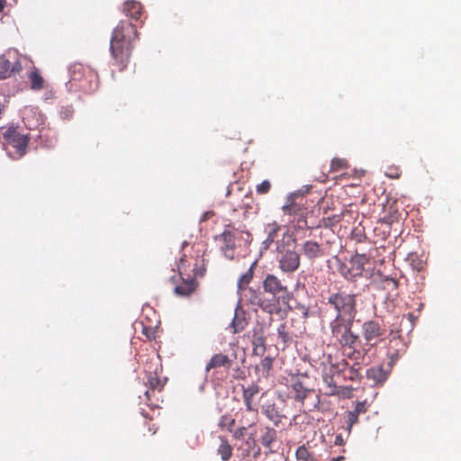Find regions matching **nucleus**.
Masks as SVG:
<instances>
[{"label": "nucleus", "mask_w": 461, "mask_h": 461, "mask_svg": "<svg viewBox=\"0 0 461 461\" xmlns=\"http://www.w3.org/2000/svg\"><path fill=\"white\" fill-rule=\"evenodd\" d=\"M354 319H333L330 322V329L332 338L346 352L348 358L355 361L350 367L351 376H358V366L364 362L368 353V348L360 347L361 339L357 333L353 331Z\"/></svg>", "instance_id": "nucleus-1"}, {"label": "nucleus", "mask_w": 461, "mask_h": 461, "mask_svg": "<svg viewBox=\"0 0 461 461\" xmlns=\"http://www.w3.org/2000/svg\"><path fill=\"white\" fill-rule=\"evenodd\" d=\"M282 210L285 214H287L289 216H294V220H295L296 217H298V222H300L301 218H304L305 211L306 209L303 208L302 205L296 203H291L289 204H285L282 207Z\"/></svg>", "instance_id": "nucleus-21"}, {"label": "nucleus", "mask_w": 461, "mask_h": 461, "mask_svg": "<svg viewBox=\"0 0 461 461\" xmlns=\"http://www.w3.org/2000/svg\"><path fill=\"white\" fill-rule=\"evenodd\" d=\"M186 246H187V242H185H185L183 243V249H184Z\"/></svg>", "instance_id": "nucleus-58"}, {"label": "nucleus", "mask_w": 461, "mask_h": 461, "mask_svg": "<svg viewBox=\"0 0 461 461\" xmlns=\"http://www.w3.org/2000/svg\"><path fill=\"white\" fill-rule=\"evenodd\" d=\"M231 366V360L229 358L227 355L219 353L215 354L212 357L210 361L207 363L205 369L206 371H210L213 368L218 367H227L230 368Z\"/></svg>", "instance_id": "nucleus-18"}, {"label": "nucleus", "mask_w": 461, "mask_h": 461, "mask_svg": "<svg viewBox=\"0 0 461 461\" xmlns=\"http://www.w3.org/2000/svg\"><path fill=\"white\" fill-rule=\"evenodd\" d=\"M146 384L149 386L152 393L155 390L161 391V389L164 386V383L160 380V378L157 375L156 373L149 372V375L147 376V382Z\"/></svg>", "instance_id": "nucleus-28"}, {"label": "nucleus", "mask_w": 461, "mask_h": 461, "mask_svg": "<svg viewBox=\"0 0 461 461\" xmlns=\"http://www.w3.org/2000/svg\"><path fill=\"white\" fill-rule=\"evenodd\" d=\"M21 69L22 66L19 62L12 66L8 59L4 57L0 58V79H5L13 73L19 72Z\"/></svg>", "instance_id": "nucleus-20"}, {"label": "nucleus", "mask_w": 461, "mask_h": 461, "mask_svg": "<svg viewBox=\"0 0 461 461\" xmlns=\"http://www.w3.org/2000/svg\"><path fill=\"white\" fill-rule=\"evenodd\" d=\"M327 304L336 312L334 319H355L357 313V294L346 291L330 293L327 298Z\"/></svg>", "instance_id": "nucleus-4"}, {"label": "nucleus", "mask_w": 461, "mask_h": 461, "mask_svg": "<svg viewBox=\"0 0 461 461\" xmlns=\"http://www.w3.org/2000/svg\"><path fill=\"white\" fill-rule=\"evenodd\" d=\"M247 325V321L245 318L239 317L237 314L234 316L231 321V327L233 329L234 333H239L242 331Z\"/></svg>", "instance_id": "nucleus-34"}, {"label": "nucleus", "mask_w": 461, "mask_h": 461, "mask_svg": "<svg viewBox=\"0 0 461 461\" xmlns=\"http://www.w3.org/2000/svg\"><path fill=\"white\" fill-rule=\"evenodd\" d=\"M296 458L300 461H312V454L308 450V448L303 445L300 446L295 452Z\"/></svg>", "instance_id": "nucleus-33"}, {"label": "nucleus", "mask_w": 461, "mask_h": 461, "mask_svg": "<svg viewBox=\"0 0 461 461\" xmlns=\"http://www.w3.org/2000/svg\"><path fill=\"white\" fill-rule=\"evenodd\" d=\"M243 206L249 207V203L243 202L242 205H240V208H243Z\"/></svg>", "instance_id": "nucleus-57"}, {"label": "nucleus", "mask_w": 461, "mask_h": 461, "mask_svg": "<svg viewBox=\"0 0 461 461\" xmlns=\"http://www.w3.org/2000/svg\"><path fill=\"white\" fill-rule=\"evenodd\" d=\"M263 413L266 417L278 426L282 420L283 415L280 414L275 403H268L263 406Z\"/></svg>", "instance_id": "nucleus-22"}, {"label": "nucleus", "mask_w": 461, "mask_h": 461, "mask_svg": "<svg viewBox=\"0 0 461 461\" xmlns=\"http://www.w3.org/2000/svg\"><path fill=\"white\" fill-rule=\"evenodd\" d=\"M4 139L8 144L17 149L19 157H23L26 153V149L30 141L28 135L21 134L15 128L11 127L4 133Z\"/></svg>", "instance_id": "nucleus-11"}, {"label": "nucleus", "mask_w": 461, "mask_h": 461, "mask_svg": "<svg viewBox=\"0 0 461 461\" xmlns=\"http://www.w3.org/2000/svg\"><path fill=\"white\" fill-rule=\"evenodd\" d=\"M29 79L31 82V87L33 90H41L44 87V79L40 75L38 69L34 68L29 74Z\"/></svg>", "instance_id": "nucleus-26"}, {"label": "nucleus", "mask_w": 461, "mask_h": 461, "mask_svg": "<svg viewBox=\"0 0 461 461\" xmlns=\"http://www.w3.org/2000/svg\"><path fill=\"white\" fill-rule=\"evenodd\" d=\"M262 287L264 293L271 294L272 298H276L278 294L288 293L287 285L274 274H267L265 276L262 281Z\"/></svg>", "instance_id": "nucleus-12"}, {"label": "nucleus", "mask_w": 461, "mask_h": 461, "mask_svg": "<svg viewBox=\"0 0 461 461\" xmlns=\"http://www.w3.org/2000/svg\"><path fill=\"white\" fill-rule=\"evenodd\" d=\"M234 423H235V420L230 419H230H228V429H229L230 431H232V430H231V427L234 425Z\"/></svg>", "instance_id": "nucleus-46"}, {"label": "nucleus", "mask_w": 461, "mask_h": 461, "mask_svg": "<svg viewBox=\"0 0 461 461\" xmlns=\"http://www.w3.org/2000/svg\"><path fill=\"white\" fill-rule=\"evenodd\" d=\"M274 358L271 357H265L261 362L260 366H256V370H258L262 372V375L265 377H267L269 375L270 370L273 366Z\"/></svg>", "instance_id": "nucleus-30"}, {"label": "nucleus", "mask_w": 461, "mask_h": 461, "mask_svg": "<svg viewBox=\"0 0 461 461\" xmlns=\"http://www.w3.org/2000/svg\"><path fill=\"white\" fill-rule=\"evenodd\" d=\"M232 189L231 187H229L227 190V196H230L231 194Z\"/></svg>", "instance_id": "nucleus-54"}, {"label": "nucleus", "mask_w": 461, "mask_h": 461, "mask_svg": "<svg viewBox=\"0 0 461 461\" xmlns=\"http://www.w3.org/2000/svg\"><path fill=\"white\" fill-rule=\"evenodd\" d=\"M221 426H228V419L223 417L220 422Z\"/></svg>", "instance_id": "nucleus-47"}, {"label": "nucleus", "mask_w": 461, "mask_h": 461, "mask_svg": "<svg viewBox=\"0 0 461 461\" xmlns=\"http://www.w3.org/2000/svg\"><path fill=\"white\" fill-rule=\"evenodd\" d=\"M343 459H344V456H337V457H332L330 461H341Z\"/></svg>", "instance_id": "nucleus-50"}, {"label": "nucleus", "mask_w": 461, "mask_h": 461, "mask_svg": "<svg viewBox=\"0 0 461 461\" xmlns=\"http://www.w3.org/2000/svg\"><path fill=\"white\" fill-rule=\"evenodd\" d=\"M357 421L358 416L355 412L351 411L347 412V429L348 430V433L350 432L352 427L357 423Z\"/></svg>", "instance_id": "nucleus-39"}, {"label": "nucleus", "mask_w": 461, "mask_h": 461, "mask_svg": "<svg viewBox=\"0 0 461 461\" xmlns=\"http://www.w3.org/2000/svg\"><path fill=\"white\" fill-rule=\"evenodd\" d=\"M149 431H150L151 434H155L156 433V428H154V426L153 427L149 426Z\"/></svg>", "instance_id": "nucleus-52"}, {"label": "nucleus", "mask_w": 461, "mask_h": 461, "mask_svg": "<svg viewBox=\"0 0 461 461\" xmlns=\"http://www.w3.org/2000/svg\"><path fill=\"white\" fill-rule=\"evenodd\" d=\"M259 386L257 384H250L248 386H242V397L246 405L247 411H257L254 404V397L259 393Z\"/></svg>", "instance_id": "nucleus-16"}, {"label": "nucleus", "mask_w": 461, "mask_h": 461, "mask_svg": "<svg viewBox=\"0 0 461 461\" xmlns=\"http://www.w3.org/2000/svg\"><path fill=\"white\" fill-rule=\"evenodd\" d=\"M257 266V261H254L250 267L244 273L238 280L239 292L246 290L249 287V283L252 281L254 276V268Z\"/></svg>", "instance_id": "nucleus-24"}, {"label": "nucleus", "mask_w": 461, "mask_h": 461, "mask_svg": "<svg viewBox=\"0 0 461 461\" xmlns=\"http://www.w3.org/2000/svg\"><path fill=\"white\" fill-rule=\"evenodd\" d=\"M303 254L310 260L322 258L325 255V249L322 245L316 241L307 240L303 244Z\"/></svg>", "instance_id": "nucleus-14"}, {"label": "nucleus", "mask_w": 461, "mask_h": 461, "mask_svg": "<svg viewBox=\"0 0 461 461\" xmlns=\"http://www.w3.org/2000/svg\"><path fill=\"white\" fill-rule=\"evenodd\" d=\"M255 434L256 432L249 433L248 438L244 440V447L242 450V455L244 456H249L250 453L257 447L258 443L255 438Z\"/></svg>", "instance_id": "nucleus-27"}, {"label": "nucleus", "mask_w": 461, "mask_h": 461, "mask_svg": "<svg viewBox=\"0 0 461 461\" xmlns=\"http://www.w3.org/2000/svg\"><path fill=\"white\" fill-rule=\"evenodd\" d=\"M290 387L294 393V401L303 404L309 393L312 391L305 385L302 376L294 375L291 378Z\"/></svg>", "instance_id": "nucleus-13"}, {"label": "nucleus", "mask_w": 461, "mask_h": 461, "mask_svg": "<svg viewBox=\"0 0 461 461\" xmlns=\"http://www.w3.org/2000/svg\"><path fill=\"white\" fill-rule=\"evenodd\" d=\"M221 444L218 447V454L223 461H229L232 456V447L225 438L221 437Z\"/></svg>", "instance_id": "nucleus-25"}, {"label": "nucleus", "mask_w": 461, "mask_h": 461, "mask_svg": "<svg viewBox=\"0 0 461 461\" xmlns=\"http://www.w3.org/2000/svg\"><path fill=\"white\" fill-rule=\"evenodd\" d=\"M277 431L271 427H266L260 437V443L267 448L271 449L272 444L276 441Z\"/></svg>", "instance_id": "nucleus-23"}, {"label": "nucleus", "mask_w": 461, "mask_h": 461, "mask_svg": "<svg viewBox=\"0 0 461 461\" xmlns=\"http://www.w3.org/2000/svg\"><path fill=\"white\" fill-rule=\"evenodd\" d=\"M348 167V162L345 158H334L330 162L331 172H338Z\"/></svg>", "instance_id": "nucleus-32"}, {"label": "nucleus", "mask_w": 461, "mask_h": 461, "mask_svg": "<svg viewBox=\"0 0 461 461\" xmlns=\"http://www.w3.org/2000/svg\"><path fill=\"white\" fill-rule=\"evenodd\" d=\"M293 241H294L293 235L288 231L284 232L281 244L279 240H276V250L279 253L278 267L282 272L286 274L295 272L301 264L299 253L294 249L285 250L284 244L286 243L289 245V243Z\"/></svg>", "instance_id": "nucleus-5"}, {"label": "nucleus", "mask_w": 461, "mask_h": 461, "mask_svg": "<svg viewBox=\"0 0 461 461\" xmlns=\"http://www.w3.org/2000/svg\"><path fill=\"white\" fill-rule=\"evenodd\" d=\"M211 214H212V212H206V213L203 215V220L207 219Z\"/></svg>", "instance_id": "nucleus-53"}, {"label": "nucleus", "mask_w": 461, "mask_h": 461, "mask_svg": "<svg viewBox=\"0 0 461 461\" xmlns=\"http://www.w3.org/2000/svg\"><path fill=\"white\" fill-rule=\"evenodd\" d=\"M149 394H150V392H149V391H147V392L145 393V395H146V397H147V399H148V400L149 399Z\"/></svg>", "instance_id": "nucleus-56"}, {"label": "nucleus", "mask_w": 461, "mask_h": 461, "mask_svg": "<svg viewBox=\"0 0 461 461\" xmlns=\"http://www.w3.org/2000/svg\"><path fill=\"white\" fill-rule=\"evenodd\" d=\"M389 337L387 357H389L388 366L392 368L395 363L405 354L407 344L402 338L399 331L392 330L389 334Z\"/></svg>", "instance_id": "nucleus-9"}, {"label": "nucleus", "mask_w": 461, "mask_h": 461, "mask_svg": "<svg viewBox=\"0 0 461 461\" xmlns=\"http://www.w3.org/2000/svg\"><path fill=\"white\" fill-rule=\"evenodd\" d=\"M367 407L368 405L366 400L357 402L356 403L355 409L352 411L359 416L360 414L366 413L367 411Z\"/></svg>", "instance_id": "nucleus-41"}, {"label": "nucleus", "mask_w": 461, "mask_h": 461, "mask_svg": "<svg viewBox=\"0 0 461 461\" xmlns=\"http://www.w3.org/2000/svg\"><path fill=\"white\" fill-rule=\"evenodd\" d=\"M122 13L126 16L135 21H139L143 15L144 11L143 6L140 2L135 0H127L122 5Z\"/></svg>", "instance_id": "nucleus-15"}, {"label": "nucleus", "mask_w": 461, "mask_h": 461, "mask_svg": "<svg viewBox=\"0 0 461 461\" xmlns=\"http://www.w3.org/2000/svg\"><path fill=\"white\" fill-rule=\"evenodd\" d=\"M138 39L136 26L128 21H120L113 30L111 41L110 51L113 57V66L118 72H122L128 67L133 41Z\"/></svg>", "instance_id": "nucleus-3"}, {"label": "nucleus", "mask_w": 461, "mask_h": 461, "mask_svg": "<svg viewBox=\"0 0 461 461\" xmlns=\"http://www.w3.org/2000/svg\"><path fill=\"white\" fill-rule=\"evenodd\" d=\"M401 174L402 172L399 167H388L387 171L385 172V175L392 179H398L401 176Z\"/></svg>", "instance_id": "nucleus-42"}, {"label": "nucleus", "mask_w": 461, "mask_h": 461, "mask_svg": "<svg viewBox=\"0 0 461 461\" xmlns=\"http://www.w3.org/2000/svg\"><path fill=\"white\" fill-rule=\"evenodd\" d=\"M192 252L190 255L184 253L177 266L182 282L176 285L174 290L180 296H188L193 294L197 286L195 278L203 276L206 271L203 249L197 244L192 246Z\"/></svg>", "instance_id": "nucleus-2"}, {"label": "nucleus", "mask_w": 461, "mask_h": 461, "mask_svg": "<svg viewBox=\"0 0 461 461\" xmlns=\"http://www.w3.org/2000/svg\"><path fill=\"white\" fill-rule=\"evenodd\" d=\"M5 0H0V12H2L5 6Z\"/></svg>", "instance_id": "nucleus-49"}, {"label": "nucleus", "mask_w": 461, "mask_h": 461, "mask_svg": "<svg viewBox=\"0 0 461 461\" xmlns=\"http://www.w3.org/2000/svg\"><path fill=\"white\" fill-rule=\"evenodd\" d=\"M255 450H256V451L253 453V456H254V457H257L258 456H259V455H260V451H261V450H260V447H258V446H257V447L255 448Z\"/></svg>", "instance_id": "nucleus-48"}, {"label": "nucleus", "mask_w": 461, "mask_h": 461, "mask_svg": "<svg viewBox=\"0 0 461 461\" xmlns=\"http://www.w3.org/2000/svg\"><path fill=\"white\" fill-rule=\"evenodd\" d=\"M246 300L254 306L260 307L264 312L273 314L279 310V300L276 298H267L264 291L261 292L252 287L241 291Z\"/></svg>", "instance_id": "nucleus-7"}, {"label": "nucleus", "mask_w": 461, "mask_h": 461, "mask_svg": "<svg viewBox=\"0 0 461 461\" xmlns=\"http://www.w3.org/2000/svg\"><path fill=\"white\" fill-rule=\"evenodd\" d=\"M303 317H304V318H307V317H308V309H307V308H304V307H303Z\"/></svg>", "instance_id": "nucleus-51"}, {"label": "nucleus", "mask_w": 461, "mask_h": 461, "mask_svg": "<svg viewBox=\"0 0 461 461\" xmlns=\"http://www.w3.org/2000/svg\"><path fill=\"white\" fill-rule=\"evenodd\" d=\"M368 263V258L365 254H356L349 261V267H341L342 276L348 280H353L361 276L365 265Z\"/></svg>", "instance_id": "nucleus-10"}, {"label": "nucleus", "mask_w": 461, "mask_h": 461, "mask_svg": "<svg viewBox=\"0 0 461 461\" xmlns=\"http://www.w3.org/2000/svg\"><path fill=\"white\" fill-rule=\"evenodd\" d=\"M280 230L281 228L277 223L274 222L272 224H268V236L267 240L264 241L267 244V246H269L275 241Z\"/></svg>", "instance_id": "nucleus-31"}, {"label": "nucleus", "mask_w": 461, "mask_h": 461, "mask_svg": "<svg viewBox=\"0 0 461 461\" xmlns=\"http://www.w3.org/2000/svg\"><path fill=\"white\" fill-rule=\"evenodd\" d=\"M253 354L263 356L266 352V337L262 328L253 330L252 335Z\"/></svg>", "instance_id": "nucleus-17"}, {"label": "nucleus", "mask_w": 461, "mask_h": 461, "mask_svg": "<svg viewBox=\"0 0 461 461\" xmlns=\"http://www.w3.org/2000/svg\"><path fill=\"white\" fill-rule=\"evenodd\" d=\"M384 288L389 292H396L398 289V281L393 277H385L383 281Z\"/></svg>", "instance_id": "nucleus-37"}, {"label": "nucleus", "mask_w": 461, "mask_h": 461, "mask_svg": "<svg viewBox=\"0 0 461 461\" xmlns=\"http://www.w3.org/2000/svg\"><path fill=\"white\" fill-rule=\"evenodd\" d=\"M278 335L283 338V339L285 341L286 340V338H287V335L286 333L285 332V326L284 325H281L278 330Z\"/></svg>", "instance_id": "nucleus-43"}, {"label": "nucleus", "mask_w": 461, "mask_h": 461, "mask_svg": "<svg viewBox=\"0 0 461 461\" xmlns=\"http://www.w3.org/2000/svg\"><path fill=\"white\" fill-rule=\"evenodd\" d=\"M390 371L384 370L382 366H376L369 368L366 372V377L372 380L375 384H383L388 377Z\"/></svg>", "instance_id": "nucleus-19"}, {"label": "nucleus", "mask_w": 461, "mask_h": 461, "mask_svg": "<svg viewBox=\"0 0 461 461\" xmlns=\"http://www.w3.org/2000/svg\"><path fill=\"white\" fill-rule=\"evenodd\" d=\"M244 198L247 199V200H252L251 196L248 195V194H244Z\"/></svg>", "instance_id": "nucleus-55"}, {"label": "nucleus", "mask_w": 461, "mask_h": 461, "mask_svg": "<svg viewBox=\"0 0 461 461\" xmlns=\"http://www.w3.org/2000/svg\"><path fill=\"white\" fill-rule=\"evenodd\" d=\"M361 333L365 340V348H370L376 345L385 333L384 327L375 320H368L361 325Z\"/></svg>", "instance_id": "nucleus-8"}, {"label": "nucleus", "mask_w": 461, "mask_h": 461, "mask_svg": "<svg viewBox=\"0 0 461 461\" xmlns=\"http://www.w3.org/2000/svg\"><path fill=\"white\" fill-rule=\"evenodd\" d=\"M251 427H252V425H249V427L241 426V427L238 428L237 429L233 430L232 431L233 438H235L237 440L244 439V438L246 436H249L248 429L251 428Z\"/></svg>", "instance_id": "nucleus-38"}, {"label": "nucleus", "mask_w": 461, "mask_h": 461, "mask_svg": "<svg viewBox=\"0 0 461 461\" xmlns=\"http://www.w3.org/2000/svg\"><path fill=\"white\" fill-rule=\"evenodd\" d=\"M100 86L98 73L95 70L88 69V92H95Z\"/></svg>", "instance_id": "nucleus-29"}, {"label": "nucleus", "mask_w": 461, "mask_h": 461, "mask_svg": "<svg viewBox=\"0 0 461 461\" xmlns=\"http://www.w3.org/2000/svg\"><path fill=\"white\" fill-rule=\"evenodd\" d=\"M250 234L249 231L240 230L231 224H228L223 232L215 236V241L220 247L221 251L228 259H233L236 249V240L238 239L249 240Z\"/></svg>", "instance_id": "nucleus-6"}, {"label": "nucleus", "mask_w": 461, "mask_h": 461, "mask_svg": "<svg viewBox=\"0 0 461 461\" xmlns=\"http://www.w3.org/2000/svg\"><path fill=\"white\" fill-rule=\"evenodd\" d=\"M341 221L340 214H334L332 216L324 217L321 220V224L325 228H332Z\"/></svg>", "instance_id": "nucleus-35"}, {"label": "nucleus", "mask_w": 461, "mask_h": 461, "mask_svg": "<svg viewBox=\"0 0 461 461\" xmlns=\"http://www.w3.org/2000/svg\"><path fill=\"white\" fill-rule=\"evenodd\" d=\"M326 385L324 387V394L325 395H336L339 394V388L332 384V378H330V381H328L327 378H325Z\"/></svg>", "instance_id": "nucleus-36"}, {"label": "nucleus", "mask_w": 461, "mask_h": 461, "mask_svg": "<svg viewBox=\"0 0 461 461\" xmlns=\"http://www.w3.org/2000/svg\"><path fill=\"white\" fill-rule=\"evenodd\" d=\"M271 189V183L269 180H264L262 183L257 185L256 191L258 194H267Z\"/></svg>", "instance_id": "nucleus-40"}, {"label": "nucleus", "mask_w": 461, "mask_h": 461, "mask_svg": "<svg viewBox=\"0 0 461 461\" xmlns=\"http://www.w3.org/2000/svg\"><path fill=\"white\" fill-rule=\"evenodd\" d=\"M335 445L342 446L344 444V439L341 435H337L335 438Z\"/></svg>", "instance_id": "nucleus-44"}, {"label": "nucleus", "mask_w": 461, "mask_h": 461, "mask_svg": "<svg viewBox=\"0 0 461 461\" xmlns=\"http://www.w3.org/2000/svg\"><path fill=\"white\" fill-rule=\"evenodd\" d=\"M143 333L146 335V337L148 339H151V337L153 336V331H151L150 330H149L147 328L143 329Z\"/></svg>", "instance_id": "nucleus-45"}]
</instances>
